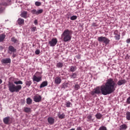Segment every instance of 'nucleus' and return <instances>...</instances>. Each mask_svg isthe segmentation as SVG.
<instances>
[{
	"mask_svg": "<svg viewBox=\"0 0 130 130\" xmlns=\"http://www.w3.org/2000/svg\"><path fill=\"white\" fill-rule=\"evenodd\" d=\"M76 70H77V67H74V66H71L70 67V72H72V73H73L74 72H76Z\"/></svg>",
	"mask_w": 130,
	"mask_h": 130,
	"instance_id": "393cba45",
	"label": "nucleus"
},
{
	"mask_svg": "<svg viewBox=\"0 0 130 130\" xmlns=\"http://www.w3.org/2000/svg\"><path fill=\"white\" fill-rule=\"evenodd\" d=\"M25 101L24 100H21L22 104H25Z\"/></svg>",
	"mask_w": 130,
	"mask_h": 130,
	"instance_id": "c03bdc74",
	"label": "nucleus"
},
{
	"mask_svg": "<svg viewBox=\"0 0 130 130\" xmlns=\"http://www.w3.org/2000/svg\"><path fill=\"white\" fill-rule=\"evenodd\" d=\"M74 88H75V90H76V91H78V90H79V89L81 88V86H80V85L79 84H75L74 86Z\"/></svg>",
	"mask_w": 130,
	"mask_h": 130,
	"instance_id": "7c9ffc66",
	"label": "nucleus"
},
{
	"mask_svg": "<svg viewBox=\"0 0 130 130\" xmlns=\"http://www.w3.org/2000/svg\"><path fill=\"white\" fill-rule=\"evenodd\" d=\"M23 85V82L21 80L14 81V84L13 82H9L8 86L9 91L11 93H14L15 92L18 93V92H20V90H22V85Z\"/></svg>",
	"mask_w": 130,
	"mask_h": 130,
	"instance_id": "f03ea898",
	"label": "nucleus"
},
{
	"mask_svg": "<svg viewBox=\"0 0 130 130\" xmlns=\"http://www.w3.org/2000/svg\"><path fill=\"white\" fill-rule=\"evenodd\" d=\"M76 58H77V59H81V55L78 54L76 55Z\"/></svg>",
	"mask_w": 130,
	"mask_h": 130,
	"instance_id": "ea45409f",
	"label": "nucleus"
},
{
	"mask_svg": "<svg viewBox=\"0 0 130 130\" xmlns=\"http://www.w3.org/2000/svg\"><path fill=\"white\" fill-rule=\"evenodd\" d=\"M72 34L73 31L67 29L64 30L61 34V37L64 42H68L71 41Z\"/></svg>",
	"mask_w": 130,
	"mask_h": 130,
	"instance_id": "7ed1b4c3",
	"label": "nucleus"
},
{
	"mask_svg": "<svg viewBox=\"0 0 130 130\" xmlns=\"http://www.w3.org/2000/svg\"><path fill=\"white\" fill-rule=\"evenodd\" d=\"M93 116L91 114H89L88 115H87V121L88 122H91V121H93V120H94L93 119H92Z\"/></svg>",
	"mask_w": 130,
	"mask_h": 130,
	"instance_id": "dca6fc26",
	"label": "nucleus"
},
{
	"mask_svg": "<svg viewBox=\"0 0 130 130\" xmlns=\"http://www.w3.org/2000/svg\"><path fill=\"white\" fill-rule=\"evenodd\" d=\"M57 43V39L53 38L49 42V44L50 46H55Z\"/></svg>",
	"mask_w": 130,
	"mask_h": 130,
	"instance_id": "0eeeda50",
	"label": "nucleus"
},
{
	"mask_svg": "<svg viewBox=\"0 0 130 130\" xmlns=\"http://www.w3.org/2000/svg\"><path fill=\"white\" fill-rule=\"evenodd\" d=\"M0 30H1V28H0Z\"/></svg>",
	"mask_w": 130,
	"mask_h": 130,
	"instance_id": "3c124183",
	"label": "nucleus"
},
{
	"mask_svg": "<svg viewBox=\"0 0 130 130\" xmlns=\"http://www.w3.org/2000/svg\"><path fill=\"white\" fill-rule=\"evenodd\" d=\"M126 43H130V39H127L126 41Z\"/></svg>",
	"mask_w": 130,
	"mask_h": 130,
	"instance_id": "37998d69",
	"label": "nucleus"
},
{
	"mask_svg": "<svg viewBox=\"0 0 130 130\" xmlns=\"http://www.w3.org/2000/svg\"><path fill=\"white\" fill-rule=\"evenodd\" d=\"M30 13H31L32 15H39L40 14H42V13H43V9H39L38 10L33 9L31 11Z\"/></svg>",
	"mask_w": 130,
	"mask_h": 130,
	"instance_id": "423d86ee",
	"label": "nucleus"
},
{
	"mask_svg": "<svg viewBox=\"0 0 130 130\" xmlns=\"http://www.w3.org/2000/svg\"><path fill=\"white\" fill-rule=\"evenodd\" d=\"M34 24H35L36 25H37L38 24V20H37V19L35 20Z\"/></svg>",
	"mask_w": 130,
	"mask_h": 130,
	"instance_id": "a19ab883",
	"label": "nucleus"
},
{
	"mask_svg": "<svg viewBox=\"0 0 130 130\" xmlns=\"http://www.w3.org/2000/svg\"><path fill=\"white\" fill-rule=\"evenodd\" d=\"M57 116L58 118H59L60 119H63V118L66 117V115L63 113L60 114V112H58L57 114Z\"/></svg>",
	"mask_w": 130,
	"mask_h": 130,
	"instance_id": "2eb2a0df",
	"label": "nucleus"
},
{
	"mask_svg": "<svg viewBox=\"0 0 130 130\" xmlns=\"http://www.w3.org/2000/svg\"><path fill=\"white\" fill-rule=\"evenodd\" d=\"M72 105H73V104H72L71 103V102H67L66 103V107H71V106H72Z\"/></svg>",
	"mask_w": 130,
	"mask_h": 130,
	"instance_id": "473e14b6",
	"label": "nucleus"
},
{
	"mask_svg": "<svg viewBox=\"0 0 130 130\" xmlns=\"http://www.w3.org/2000/svg\"><path fill=\"white\" fill-rule=\"evenodd\" d=\"M48 122L49 124L51 125H52V124H54V118H53L52 117H49L47 119Z\"/></svg>",
	"mask_w": 130,
	"mask_h": 130,
	"instance_id": "ddd939ff",
	"label": "nucleus"
},
{
	"mask_svg": "<svg viewBox=\"0 0 130 130\" xmlns=\"http://www.w3.org/2000/svg\"><path fill=\"white\" fill-rule=\"evenodd\" d=\"M1 62L2 63H11V59L10 58H3L1 60Z\"/></svg>",
	"mask_w": 130,
	"mask_h": 130,
	"instance_id": "9b49d317",
	"label": "nucleus"
},
{
	"mask_svg": "<svg viewBox=\"0 0 130 130\" xmlns=\"http://www.w3.org/2000/svg\"><path fill=\"white\" fill-rule=\"evenodd\" d=\"M48 85V83L47 82V81H44L42 83V84L40 86V88H43L44 87H46Z\"/></svg>",
	"mask_w": 130,
	"mask_h": 130,
	"instance_id": "f3484780",
	"label": "nucleus"
},
{
	"mask_svg": "<svg viewBox=\"0 0 130 130\" xmlns=\"http://www.w3.org/2000/svg\"><path fill=\"white\" fill-rule=\"evenodd\" d=\"M11 41L12 42H13L16 44H18L19 43V41L17 40L15 37H13L11 38Z\"/></svg>",
	"mask_w": 130,
	"mask_h": 130,
	"instance_id": "5701e85b",
	"label": "nucleus"
},
{
	"mask_svg": "<svg viewBox=\"0 0 130 130\" xmlns=\"http://www.w3.org/2000/svg\"><path fill=\"white\" fill-rule=\"evenodd\" d=\"M114 35H115L114 38L115 40L118 41L120 39V34L119 33L118 30H115L114 31Z\"/></svg>",
	"mask_w": 130,
	"mask_h": 130,
	"instance_id": "6e6552de",
	"label": "nucleus"
},
{
	"mask_svg": "<svg viewBox=\"0 0 130 130\" xmlns=\"http://www.w3.org/2000/svg\"><path fill=\"white\" fill-rule=\"evenodd\" d=\"M16 49H9L8 50V53L11 54L12 52H16Z\"/></svg>",
	"mask_w": 130,
	"mask_h": 130,
	"instance_id": "f704fd0d",
	"label": "nucleus"
},
{
	"mask_svg": "<svg viewBox=\"0 0 130 130\" xmlns=\"http://www.w3.org/2000/svg\"><path fill=\"white\" fill-rule=\"evenodd\" d=\"M15 56H16V55L13 54V57H15Z\"/></svg>",
	"mask_w": 130,
	"mask_h": 130,
	"instance_id": "09e8293b",
	"label": "nucleus"
},
{
	"mask_svg": "<svg viewBox=\"0 0 130 130\" xmlns=\"http://www.w3.org/2000/svg\"><path fill=\"white\" fill-rule=\"evenodd\" d=\"M26 103L27 104H28V105H30V104H32V99H31V98H28L26 99Z\"/></svg>",
	"mask_w": 130,
	"mask_h": 130,
	"instance_id": "a878e982",
	"label": "nucleus"
},
{
	"mask_svg": "<svg viewBox=\"0 0 130 130\" xmlns=\"http://www.w3.org/2000/svg\"><path fill=\"white\" fill-rule=\"evenodd\" d=\"M76 130H82V127H78L77 128V129Z\"/></svg>",
	"mask_w": 130,
	"mask_h": 130,
	"instance_id": "49530a36",
	"label": "nucleus"
},
{
	"mask_svg": "<svg viewBox=\"0 0 130 130\" xmlns=\"http://www.w3.org/2000/svg\"><path fill=\"white\" fill-rule=\"evenodd\" d=\"M54 83L56 85H59L61 83V78L59 77H57L54 79Z\"/></svg>",
	"mask_w": 130,
	"mask_h": 130,
	"instance_id": "f8f14e48",
	"label": "nucleus"
},
{
	"mask_svg": "<svg viewBox=\"0 0 130 130\" xmlns=\"http://www.w3.org/2000/svg\"><path fill=\"white\" fill-rule=\"evenodd\" d=\"M31 84H32V81H31V80H27L25 82L26 86H27L28 87H30Z\"/></svg>",
	"mask_w": 130,
	"mask_h": 130,
	"instance_id": "cd10ccee",
	"label": "nucleus"
},
{
	"mask_svg": "<svg viewBox=\"0 0 130 130\" xmlns=\"http://www.w3.org/2000/svg\"><path fill=\"white\" fill-rule=\"evenodd\" d=\"M126 83V80L125 79L119 80L117 82V85L118 86H121V85H124Z\"/></svg>",
	"mask_w": 130,
	"mask_h": 130,
	"instance_id": "4468645a",
	"label": "nucleus"
},
{
	"mask_svg": "<svg viewBox=\"0 0 130 130\" xmlns=\"http://www.w3.org/2000/svg\"><path fill=\"white\" fill-rule=\"evenodd\" d=\"M6 38V35L5 34H1L0 35V42H3L5 40Z\"/></svg>",
	"mask_w": 130,
	"mask_h": 130,
	"instance_id": "aec40b11",
	"label": "nucleus"
},
{
	"mask_svg": "<svg viewBox=\"0 0 130 130\" xmlns=\"http://www.w3.org/2000/svg\"><path fill=\"white\" fill-rule=\"evenodd\" d=\"M2 83H3V80L0 79V84H2Z\"/></svg>",
	"mask_w": 130,
	"mask_h": 130,
	"instance_id": "de8ad7c7",
	"label": "nucleus"
},
{
	"mask_svg": "<svg viewBox=\"0 0 130 130\" xmlns=\"http://www.w3.org/2000/svg\"><path fill=\"white\" fill-rule=\"evenodd\" d=\"M35 5L37 7H40L41 6V2H36Z\"/></svg>",
	"mask_w": 130,
	"mask_h": 130,
	"instance_id": "c9c22d12",
	"label": "nucleus"
},
{
	"mask_svg": "<svg viewBox=\"0 0 130 130\" xmlns=\"http://www.w3.org/2000/svg\"><path fill=\"white\" fill-rule=\"evenodd\" d=\"M27 12L26 11H24L21 13V17H22V18H27Z\"/></svg>",
	"mask_w": 130,
	"mask_h": 130,
	"instance_id": "b1692460",
	"label": "nucleus"
},
{
	"mask_svg": "<svg viewBox=\"0 0 130 130\" xmlns=\"http://www.w3.org/2000/svg\"><path fill=\"white\" fill-rule=\"evenodd\" d=\"M98 41L100 42V43H105L106 45L107 44H109V43L110 42V40L108 39L106 37H99L98 38Z\"/></svg>",
	"mask_w": 130,
	"mask_h": 130,
	"instance_id": "20e7f679",
	"label": "nucleus"
},
{
	"mask_svg": "<svg viewBox=\"0 0 130 130\" xmlns=\"http://www.w3.org/2000/svg\"><path fill=\"white\" fill-rule=\"evenodd\" d=\"M68 86H67V84L66 83H63L62 85V88H67Z\"/></svg>",
	"mask_w": 130,
	"mask_h": 130,
	"instance_id": "79ce46f5",
	"label": "nucleus"
},
{
	"mask_svg": "<svg viewBox=\"0 0 130 130\" xmlns=\"http://www.w3.org/2000/svg\"><path fill=\"white\" fill-rule=\"evenodd\" d=\"M57 68H61L63 67V64L61 62H58L56 64Z\"/></svg>",
	"mask_w": 130,
	"mask_h": 130,
	"instance_id": "c756f323",
	"label": "nucleus"
},
{
	"mask_svg": "<svg viewBox=\"0 0 130 130\" xmlns=\"http://www.w3.org/2000/svg\"><path fill=\"white\" fill-rule=\"evenodd\" d=\"M99 130H107V128L105 126H102L99 128Z\"/></svg>",
	"mask_w": 130,
	"mask_h": 130,
	"instance_id": "72a5a7b5",
	"label": "nucleus"
},
{
	"mask_svg": "<svg viewBox=\"0 0 130 130\" xmlns=\"http://www.w3.org/2000/svg\"><path fill=\"white\" fill-rule=\"evenodd\" d=\"M77 18L78 16L73 15L70 17V20H72V21H74V20H77Z\"/></svg>",
	"mask_w": 130,
	"mask_h": 130,
	"instance_id": "2f4dec72",
	"label": "nucleus"
},
{
	"mask_svg": "<svg viewBox=\"0 0 130 130\" xmlns=\"http://www.w3.org/2000/svg\"><path fill=\"white\" fill-rule=\"evenodd\" d=\"M3 122L5 124H11L13 122V118L7 116L3 118Z\"/></svg>",
	"mask_w": 130,
	"mask_h": 130,
	"instance_id": "39448f33",
	"label": "nucleus"
},
{
	"mask_svg": "<svg viewBox=\"0 0 130 130\" xmlns=\"http://www.w3.org/2000/svg\"><path fill=\"white\" fill-rule=\"evenodd\" d=\"M121 130H125L127 128V126L126 124H123L120 126Z\"/></svg>",
	"mask_w": 130,
	"mask_h": 130,
	"instance_id": "4be33fe9",
	"label": "nucleus"
},
{
	"mask_svg": "<svg viewBox=\"0 0 130 130\" xmlns=\"http://www.w3.org/2000/svg\"><path fill=\"white\" fill-rule=\"evenodd\" d=\"M42 99V97L41 96V95H35L34 97V101H35V102H41Z\"/></svg>",
	"mask_w": 130,
	"mask_h": 130,
	"instance_id": "1a4fd4ad",
	"label": "nucleus"
},
{
	"mask_svg": "<svg viewBox=\"0 0 130 130\" xmlns=\"http://www.w3.org/2000/svg\"><path fill=\"white\" fill-rule=\"evenodd\" d=\"M1 48H3V47H1Z\"/></svg>",
	"mask_w": 130,
	"mask_h": 130,
	"instance_id": "8fccbe9b",
	"label": "nucleus"
},
{
	"mask_svg": "<svg viewBox=\"0 0 130 130\" xmlns=\"http://www.w3.org/2000/svg\"><path fill=\"white\" fill-rule=\"evenodd\" d=\"M23 111L26 112V113H29V112H31V108L28 107H24Z\"/></svg>",
	"mask_w": 130,
	"mask_h": 130,
	"instance_id": "412c9836",
	"label": "nucleus"
},
{
	"mask_svg": "<svg viewBox=\"0 0 130 130\" xmlns=\"http://www.w3.org/2000/svg\"><path fill=\"white\" fill-rule=\"evenodd\" d=\"M116 88V83L112 78H109L107 80L105 85H102L101 87V91L99 87L93 89V94H100L102 93L103 95H108L112 94L115 91Z\"/></svg>",
	"mask_w": 130,
	"mask_h": 130,
	"instance_id": "f257e3e1",
	"label": "nucleus"
},
{
	"mask_svg": "<svg viewBox=\"0 0 130 130\" xmlns=\"http://www.w3.org/2000/svg\"><path fill=\"white\" fill-rule=\"evenodd\" d=\"M9 49H14V47L10 46L9 47Z\"/></svg>",
	"mask_w": 130,
	"mask_h": 130,
	"instance_id": "a18cd8bd",
	"label": "nucleus"
},
{
	"mask_svg": "<svg viewBox=\"0 0 130 130\" xmlns=\"http://www.w3.org/2000/svg\"><path fill=\"white\" fill-rule=\"evenodd\" d=\"M126 102L127 104H130V96L127 99Z\"/></svg>",
	"mask_w": 130,
	"mask_h": 130,
	"instance_id": "4c0bfd02",
	"label": "nucleus"
},
{
	"mask_svg": "<svg viewBox=\"0 0 130 130\" xmlns=\"http://www.w3.org/2000/svg\"><path fill=\"white\" fill-rule=\"evenodd\" d=\"M126 118L127 120H130V112H126Z\"/></svg>",
	"mask_w": 130,
	"mask_h": 130,
	"instance_id": "c85d7f7f",
	"label": "nucleus"
},
{
	"mask_svg": "<svg viewBox=\"0 0 130 130\" xmlns=\"http://www.w3.org/2000/svg\"><path fill=\"white\" fill-rule=\"evenodd\" d=\"M69 76L71 79H77L78 74H77V73H73L71 75H70Z\"/></svg>",
	"mask_w": 130,
	"mask_h": 130,
	"instance_id": "a211bd4d",
	"label": "nucleus"
},
{
	"mask_svg": "<svg viewBox=\"0 0 130 130\" xmlns=\"http://www.w3.org/2000/svg\"><path fill=\"white\" fill-rule=\"evenodd\" d=\"M42 80V77H37L36 75H34L32 77V81L34 82H37V83H39V82H40V81H41Z\"/></svg>",
	"mask_w": 130,
	"mask_h": 130,
	"instance_id": "9d476101",
	"label": "nucleus"
},
{
	"mask_svg": "<svg viewBox=\"0 0 130 130\" xmlns=\"http://www.w3.org/2000/svg\"><path fill=\"white\" fill-rule=\"evenodd\" d=\"M95 117L97 118V119H101V117H102V114H101L100 113H98L95 115Z\"/></svg>",
	"mask_w": 130,
	"mask_h": 130,
	"instance_id": "bb28decb",
	"label": "nucleus"
},
{
	"mask_svg": "<svg viewBox=\"0 0 130 130\" xmlns=\"http://www.w3.org/2000/svg\"><path fill=\"white\" fill-rule=\"evenodd\" d=\"M17 23L18 25H22V24H24V19L19 18L17 20Z\"/></svg>",
	"mask_w": 130,
	"mask_h": 130,
	"instance_id": "6ab92c4d",
	"label": "nucleus"
},
{
	"mask_svg": "<svg viewBox=\"0 0 130 130\" xmlns=\"http://www.w3.org/2000/svg\"><path fill=\"white\" fill-rule=\"evenodd\" d=\"M36 54H40V50L37 49L35 51Z\"/></svg>",
	"mask_w": 130,
	"mask_h": 130,
	"instance_id": "58836bf2",
	"label": "nucleus"
},
{
	"mask_svg": "<svg viewBox=\"0 0 130 130\" xmlns=\"http://www.w3.org/2000/svg\"><path fill=\"white\" fill-rule=\"evenodd\" d=\"M37 29H36V26H34L31 27V31L32 32H35V31H36Z\"/></svg>",
	"mask_w": 130,
	"mask_h": 130,
	"instance_id": "e433bc0d",
	"label": "nucleus"
}]
</instances>
